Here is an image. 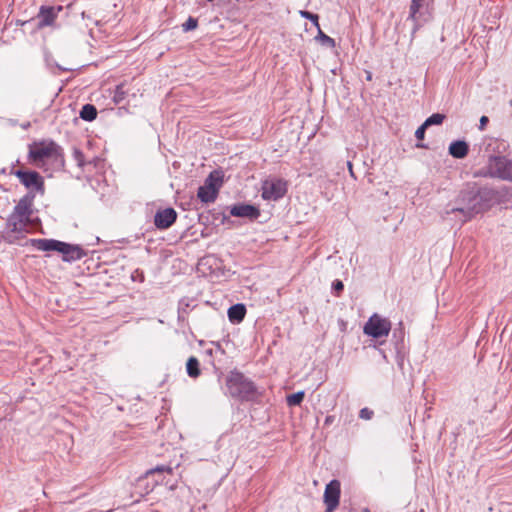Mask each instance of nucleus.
Returning a JSON list of instances; mask_svg holds the SVG:
<instances>
[{"label": "nucleus", "mask_w": 512, "mask_h": 512, "mask_svg": "<svg viewBox=\"0 0 512 512\" xmlns=\"http://www.w3.org/2000/svg\"><path fill=\"white\" fill-rule=\"evenodd\" d=\"M29 160L37 167H43L47 162H62L61 147L51 140L34 142L29 145Z\"/></svg>", "instance_id": "f257e3e1"}, {"label": "nucleus", "mask_w": 512, "mask_h": 512, "mask_svg": "<svg viewBox=\"0 0 512 512\" xmlns=\"http://www.w3.org/2000/svg\"><path fill=\"white\" fill-rule=\"evenodd\" d=\"M29 242L37 250L61 253L63 260L66 262L79 260L85 255L84 250L80 246L55 239H30Z\"/></svg>", "instance_id": "f03ea898"}, {"label": "nucleus", "mask_w": 512, "mask_h": 512, "mask_svg": "<svg viewBox=\"0 0 512 512\" xmlns=\"http://www.w3.org/2000/svg\"><path fill=\"white\" fill-rule=\"evenodd\" d=\"M460 200L464 203L458 207H447L444 214L447 217L450 214H456L460 223L473 218L476 214L484 210V203L480 195L474 192L463 193Z\"/></svg>", "instance_id": "7ed1b4c3"}, {"label": "nucleus", "mask_w": 512, "mask_h": 512, "mask_svg": "<svg viewBox=\"0 0 512 512\" xmlns=\"http://www.w3.org/2000/svg\"><path fill=\"white\" fill-rule=\"evenodd\" d=\"M227 389L232 397L241 400L249 401L257 397V389L254 384L238 372H233L228 377Z\"/></svg>", "instance_id": "20e7f679"}, {"label": "nucleus", "mask_w": 512, "mask_h": 512, "mask_svg": "<svg viewBox=\"0 0 512 512\" xmlns=\"http://www.w3.org/2000/svg\"><path fill=\"white\" fill-rule=\"evenodd\" d=\"M485 175L512 182V158L491 156L486 166Z\"/></svg>", "instance_id": "39448f33"}, {"label": "nucleus", "mask_w": 512, "mask_h": 512, "mask_svg": "<svg viewBox=\"0 0 512 512\" xmlns=\"http://www.w3.org/2000/svg\"><path fill=\"white\" fill-rule=\"evenodd\" d=\"M391 321L381 315L374 313L364 324L363 333L374 339L387 337L391 331Z\"/></svg>", "instance_id": "423d86ee"}, {"label": "nucleus", "mask_w": 512, "mask_h": 512, "mask_svg": "<svg viewBox=\"0 0 512 512\" xmlns=\"http://www.w3.org/2000/svg\"><path fill=\"white\" fill-rule=\"evenodd\" d=\"M29 223L30 222L26 219L20 218L19 216L11 213L6 222V228L3 236L4 239L9 243H13L20 235L27 232Z\"/></svg>", "instance_id": "0eeeda50"}, {"label": "nucleus", "mask_w": 512, "mask_h": 512, "mask_svg": "<svg viewBox=\"0 0 512 512\" xmlns=\"http://www.w3.org/2000/svg\"><path fill=\"white\" fill-rule=\"evenodd\" d=\"M287 191V184L281 179H267L262 184V197L265 200L276 201L282 198Z\"/></svg>", "instance_id": "6e6552de"}, {"label": "nucleus", "mask_w": 512, "mask_h": 512, "mask_svg": "<svg viewBox=\"0 0 512 512\" xmlns=\"http://www.w3.org/2000/svg\"><path fill=\"white\" fill-rule=\"evenodd\" d=\"M13 174L27 189L40 192L41 194L44 193V181L38 172L16 170Z\"/></svg>", "instance_id": "1a4fd4ad"}, {"label": "nucleus", "mask_w": 512, "mask_h": 512, "mask_svg": "<svg viewBox=\"0 0 512 512\" xmlns=\"http://www.w3.org/2000/svg\"><path fill=\"white\" fill-rule=\"evenodd\" d=\"M340 498V482L332 480L326 485L324 492V502L326 504V512H333L339 505Z\"/></svg>", "instance_id": "9d476101"}, {"label": "nucleus", "mask_w": 512, "mask_h": 512, "mask_svg": "<svg viewBox=\"0 0 512 512\" xmlns=\"http://www.w3.org/2000/svg\"><path fill=\"white\" fill-rule=\"evenodd\" d=\"M34 197V193L32 191L29 192L19 200L12 213L30 222Z\"/></svg>", "instance_id": "9b49d317"}, {"label": "nucleus", "mask_w": 512, "mask_h": 512, "mask_svg": "<svg viewBox=\"0 0 512 512\" xmlns=\"http://www.w3.org/2000/svg\"><path fill=\"white\" fill-rule=\"evenodd\" d=\"M424 2L425 0H411L410 13L408 18L414 22L412 35H414L419 30L423 22L427 21V18L423 17V13L421 11Z\"/></svg>", "instance_id": "f8f14e48"}, {"label": "nucleus", "mask_w": 512, "mask_h": 512, "mask_svg": "<svg viewBox=\"0 0 512 512\" xmlns=\"http://www.w3.org/2000/svg\"><path fill=\"white\" fill-rule=\"evenodd\" d=\"M176 218V211L173 208H166L155 214L154 224L158 229H167L176 221Z\"/></svg>", "instance_id": "ddd939ff"}, {"label": "nucleus", "mask_w": 512, "mask_h": 512, "mask_svg": "<svg viewBox=\"0 0 512 512\" xmlns=\"http://www.w3.org/2000/svg\"><path fill=\"white\" fill-rule=\"evenodd\" d=\"M230 214L234 217L256 219L260 215V211L257 207L250 204H238L234 205L230 209Z\"/></svg>", "instance_id": "4468645a"}, {"label": "nucleus", "mask_w": 512, "mask_h": 512, "mask_svg": "<svg viewBox=\"0 0 512 512\" xmlns=\"http://www.w3.org/2000/svg\"><path fill=\"white\" fill-rule=\"evenodd\" d=\"M217 193L218 191L215 184L205 183L203 186L199 187L197 196L202 202L211 203L215 201Z\"/></svg>", "instance_id": "2eb2a0df"}, {"label": "nucleus", "mask_w": 512, "mask_h": 512, "mask_svg": "<svg viewBox=\"0 0 512 512\" xmlns=\"http://www.w3.org/2000/svg\"><path fill=\"white\" fill-rule=\"evenodd\" d=\"M56 18V12L53 7H41L38 14V26L44 27L52 25Z\"/></svg>", "instance_id": "dca6fc26"}, {"label": "nucleus", "mask_w": 512, "mask_h": 512, "mask_svg": "<svg viewBox=\"0 0 512 512\" xmlns=\"http://www.w3.org/2000/svg\"><path fill=\"white\" fill-rule=\"evenodd\" d=\"M469 151L468 144L465 141H454L449 146V153L458 159L464 158Z\"/></svg>", "instance_id": "f3484780"}, {"label": "nucleus", "mask_w": 512, "mask_h": 512, "mask_svg": "<svg viewBox=\"0 0 512 512\" xmlns=\"http://www.w3.org/2000/svg\"><path fill=\"white\" fill-rule=\"evenodd\" d=\"M246 314L244 304H235L228 309V318L233 323L241 322Z\"/></svg>", "instance_id": "a211bd4d"}, {"label": "nucleus", "mask_w": 512, "mask_h": 512, "mask_svg": "<svg viewBox=\"0 0 512 512\" xmlns=\"http://www.w3.org/2000/svg\"><path fill=\"white\" fill-rule=\"evenodd\" d=\"M199 361L192 356L187 360L186 371L191 378H197L200 375Z\"/></svg>", "instance_id": "6ab92c4d"}, {"label": "nucleus", "mask_w": 512, "mask_h": 512, "mask_svg": "<svg viewBox=\"0 0 512 512\" xmlns=\"http://www.w3.org/2000/svg\"><path fill=\"white\" fill-rule=\"evenodd\" d=\"M80 117L86 121H93L97 117V110L94 105L86 104L80 111Z\"/></svg>", "instance_id": "aec40b11"}, {"label": "nucleus", "mask_w": 512, "mask_h": 512, "mask_svg": "<svg viewBox=\"0 0 512 512\" xmlns=\"http://www.w3.org/2000/svg\"><path fill=\"white\" fill-rule=\"evenodd\" d=\"M304 396H305L304 391H299L297 393L288 395L286 398L287 405L288 406L300 405L304 399Z\"/></svg>", "instance_id": "412c9836"}, {"label": "nucleus", "mask_w": 512, "mask_h": 512, "mask_svg": "<svg viewBox=\"0 0 512 512\" xmlns=\"http://www.w3.org/2000/svg\"><path fill=\"white\" fill-rule=\"evenodd\" d=\"M444 119H445L444 114L434 113L424 121V127H429L432 125H440L443 123Z\"/></svg>", "instance_id": "4be33fe9"}, {"label": "nucleus", "mask_w": 512, "mask_h": 512, "mask_svg": "<svg viewBox=\"0 0 512 512\" xmlns=\"http://www.w3.org/2000/svg\"><path fill=\"white\" fill-rule=\"evenodd\" d=\"M206 184H215L217 187V190L221 186L222 183V172L220 171H213L210 173L208 178L205 181Z\"/></svg>", "instance_id": "5701e85b"}, {"label": "nucleus", "mask_w": 512, "mask_h": 512, "mask_svg": "<svg viewBox=\"0 0 512 512\" xmlns=\"http://www.w3.org/2000/svg\"><path fill=\"white\" fill-rule=\"evenodd\" d=\"M316 39L319 40L323 45L333 48L335 47V40L331 38L330 36L323 33L320 29L318 32V35L316 36Z\"/></svg>", "instance_id": "b1692460"}, {"label": "nucleus", "mask_w": 512, "mask_h": 512, "mask_svg": "<svg viewBox=\"0 0 512 512\" xmlns=\"http://www.w3.org/2000/svg\"><path fill=\"white\" fill-rule=\"evenodd\" d=\"M173 468L166 465L157 466L153 469H150L146 472V476L153 475L154 473H168L172 474Z\"/></svg>", "instance_id": "393cba45"}, {"label": "nucleus", "mask_w": 512, "mask_h": 512, "mask_svg": "<svg viewBox=\"0 0 512 512\" xmlns=\"http://www.w3.org/2000/svg\"><path fill=\"white\" fill-rule=\"evenodd\" d=\"M197 19L193 17H189L185 23H183L182 28L183 31H191L197 27Z\"/></svg>", "instance_id": "a878e982"}, {"label": "nucleus", "mask_w": 512, "mask_h": 512, "mask_svg": "<svg viewBox=\"0 0 512 512\" xmlns=\"http://www.w3.org/2000/svg\"><path fill=\"white\" fill-rule=\"evenodd\" d=\"M125 97V91L123 85H118L114 93V101L120 103Z\"/></svg>", "instance_id": "bb28decb"}, {"label": "nucleus", "mask_w": 512, "mask_h": 512, "mask_svg": "<svg viewBox=\"0 0 512 512\" xmlns=\"http://www.w3.org/2000/svg\"><path fill=\"white\" fill-rule=\"evenodd\" d=\"M300 14L302 17L311 20L319 28L318 15L313 14L309 11H300Z\"/></svg>", "instance_id": "cd10ccee"}, {"label": "nucleus", "mask_w": 512, "mask_h": 512, "mask_svg": "<svg viewBox=\"0 0 512 512\" xmlns=\"http://www.w3.org/2000/svg\"><path fill=\"white\" fill-rule=\"evenodd\" d=\"M373 416V411L369 408H362L359 412V417L364 420H370Z\"/></svg>", "instance_id": "c85d7f7f"}, {"label": "nucleus", "mask_w": 512, "mask_h": 512, "mask_svg": "<svg viewBox=\"0 0 512 512\" xmlns=\"http://www.w3.org/2000/svg\"><path fill=\"white\" fill-rule=\"evenodd\" d=\"M428 127H424V123L416 130L415 137L422 141L425 137V131Z\"/></svg>", "instance_id": "c756f323"}, {"label": "nucleus", "mask_w": 512, "mask_h": 512, "mask_svg": "<svg viewBox=\"0 0 512 512\" xmlns=\"http://www.w3.org/2000/svg\"><path fill=\"white\" fill-rule=\"evenodd\" d=\"M333 287L334 289L339 292V291H342L344 286H343V283L341 281H336L334 284H333Z\"/></svg>", "instance_id": "7c9ffc66"}, {"label": "nucleus", "mask_w": 512, "mask_h": 512, "mask_svg": "<svg viewBox=\"0 0 512 512\" xmlns=\"http://www.w3.org/2000/svg\"><path fill=\"white\" fill-rule=\"evenodd\" d=\"M489 119L487 116H482L480 118V129H484V127L486 126V124L488 123Z\"/></svg>", "instance_id": "2f4dec72"}, {"label": "nucleus", "mask_w": 512, "mask_h": 512, "mask_svg": "<svg viewBox=\"0 0 512 512\" xmlns=\"http://www.w3.org/2000/svg\"><path fill=\"white\" fill-rule=\"evenodd\" d=\"M347 166H348V170H349V173L351 175V177L355 178V174L353 172V165H352V162L351 161H348L347 162Z\"/></svg>", "instance_id": "473e14b6"}, {"label": "nucleus", "mask_w": 512, "mask_h": 512, "mask_svg": "<svg viewBox=\"0 0 512 512\" xmlns=\"http://www.w3.org/2000/svg\"><path fill=\"white\" fill-rule=\"evenodd\" d=\"M21 127L25 130L28 129L30 127V122L23 123Z\"/></svg>", "instance_id": "72a5a7b5"}, {"label": "nucleus", "mask_w": 512, "mask_h": 512, "mask_svg": "<svg viewBox=\"0 0 512 512\" xmlns=\"http://www.w3.org/2000/svg\"><path fill=\"white\" fill-rule=\"evenodd\" d=\"M332 421H333L332 416H328V417H326V419H325V423H326V424H329V423H331Z\"/></svg>", "instance_id": "f704fd0d"}, {"label": "nucleus", "mask_w": 512, "mask_h": 512, "mask_svg": "<svg viewBox=\"0 0 512 512\" xmlns=\"http://www.w3.org/2000/svg\"><path fill=\"white\" fill-rule=\"evenodd\" d=\"M418 148H425L426 146L424 144H417L416 145Z\"/></svg>", "instance_id": "c9c22d12"}, {"label": "nucleus", "mask_w": 512, "mask_h": 512, "mask_svg": "<svg viewBox=\"0 0 512 512\" xmlns=\"http://www.w3.org/2000/svg\"><path fill=\"white\" fill-rule=\"evenodd\" d=\"M400 336L402 337L403 336V330L400 329Z\"/></svg>", "instance_id": "e433bc0d"}]
</instances>
